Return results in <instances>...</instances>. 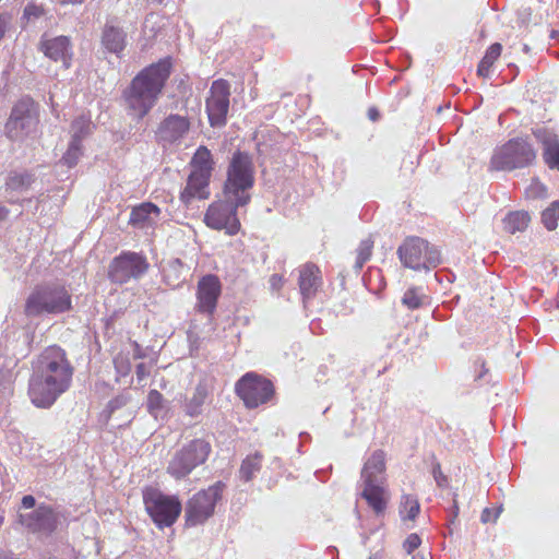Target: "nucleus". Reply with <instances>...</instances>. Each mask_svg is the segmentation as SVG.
Instances as JSON below:
<instances>
[{
	"mask_svg": "<svg viewBox=\"0 0 559 559\" xmlns=\"http://www.w3.org/2000/svg\"><path fill=\"white\" fill-rule=\"evenodd\" d=\"M531 222V216L525 211H515L511 212L503 219V228L510 233L514 234L518 231H524Z\"/></svg>",
	"mask_w": 559,
	"mask_h": 559,
	"instance_id": "obj_30",
	"label": "nucleus"
},
{
	"mask_svg": "<svg viewBox=\"0 0 559 559\" xmlns=\"http://www.w3.org/2000/svg\"><path fill=\"white\" fill-rule=\"evenodd\" d=\"M11 14L7 13V12H3V13H0V39L4 36L7 29H8V26L11 22Z\"/></svg>",
	"mask_w": 559,
	"mask_h": 559,
	"instance_id": "obj_46",
	"label": "nucleus"
},
{
	"mask_svg": "<svg viewBox=\"0 0 559 559\" xmlns=\"http://www.w3.org/2000/svg\"><path fill=\"white\" fill-rule=\"evenodd\" d=\"M459 514V506L456 504V502L454 501V504L452 507V511H451V519H450V523H454V520L456 519Z\"/></svg>",
	"mask_w": 559,
	"mask_h": 559,
	"instance_id": "obj_53",
	"label": "nucleus"
},
{
	"mask_svg": "<svg viewBox=\"0 0 559 559\" xmlns=\"http://www.w3.org/2000/svg\"><path fill=\"white\" fill-rule=\"evenodd\" d=\"M131 402V395L128 391H123L117 396L112 397L106 405V408L104 409V415L107 419L111 417V415L126 406L128 403Z\"/></svg>",
	"mask_w": 559,
	"mask_h": 559,
	"instance_id": "obj_39",
	"label": "nucleus"
},
{
	"mask_svg": "<svg viewBox=\"0 0 559 559\" xmlns=\"http://www.w3.org/2000/svg\"><path fill=\"white\" fill-rule=\"evenodd\" d=\"M472 370L474 374V381L478 382L488 372L487 360L484 356H477L473 360Z\"/></svg>",
	"mask_w": 559,
	"mask_h": 559,
	"instance_id": "obj_40",
	"label": "nucleus"
},
{
	"mask_svg": "<svg viewBox=\"0 0 559 559\" xmlns=\"http://www.w3.org/2000/svg\"><path fill=\"white\" fill-rule=\"evenodd\" d=\"M146 258L138 252L126 251L116 257L108 270V277L115 284H126L139 278L148 270Z\"/></svg>",
	"mask_w": 559,
	"mask_h": 559,
	"instance_id": "obj_14",
	"label": "nucleus"
},
{
	"mask_svg": "<svg viewBox=\"0 0 559 559\" xmlns=\"http://www.w3.org/2000/svg\"><path fill=\"white\" fill-rule=\"evenodd\" d=\"M61 512L50 504L39 503L34 510L19 513V523L38 538L50 537L61 523Z\"/></svg>",
	"mask_w": 559,
	"mask_h": 559,
	"instance_id": "obj_13",
	"label": "nucleus"
},
{
	"mask_svg": "<svg viewBox=\"0 0 559 559\" xmlns=\"http://www.w3.org/2000/svg\"><path fill=\"white\" fill-rule=\"evenodd\" d=\"M145 510L158 528L171 526L179 518L182 506L176 496L163 493L154 487L143 489Z\"/></svg>",
	"mask_w": 559,
	"mask_h": 559,
	"instance_id": "obj_8",
	"label": "nucleus"
},
{
	"mask_svg": "<svg viewBox=\"0 0 559 559\" xmlns=\"http://www.w3.org/2000/svg\"><path fill=\"white\" fill-rule=\"evenodd\" d=\"M213 392L212 381L207 378L201 379L194 391L192 396L187 399L185 402V413L186 415L195 418L203 412V406L210 401Z\"/></svg>",
	"mask_w": 559,
	"mask_h": 559,
	"instance_id": "obj_23",
	"label": "nucleus"
},
{
	"mask_svg": "<svg viewBox=\"0 0 559 559\" xmlns=\"http://www.w3.org/2000/svg\"><path fill=\"white\" fill-rule=\"evenodd\" d=\"M115 368L121 376H127L130 372L131 366L128 359L122 357H116L114 359Z\"/></svg>",
	"mask_w": 559,
	"mask_h": 559,
	"instance_id": "obj_44",
	"label": "nucleus"
},
{
	"mask_svg": "<svg viewBox=\"0 0 559 559\" xmlns=\"http://www.w3.org/2000/svg\"><path fill=\"white\" fill-rule=\"evenodd\" d=\"M31 201H32V198H28V199H19V198H13V197L9 198V203H11V204L24 205V203L31 202Z\"/></svg>",
	"mask_w": 559,
	"mask_h": 559,
	"instance_id": "obj_52",
	"label": "nucleus"
},
{
	"mask_svg": "<svg viewBox=\"0 0 559 559\" xmlns=\"http://www.w3.org/2000/svg\"><path fill=\"white\" fill-rule=\"evenodd\" d=\"M431 473L438 487L444 488L448 486V477L442 473L441 465L437 460L432 463Z\"/></svg>",
	"mask_w": 559,
	"mask_h": 559,
	"instance_id": "obj_41",
	"label": "nucleus"
},
{
	"mask_svg": "<svg viewBox=\"0 0 559 559\" xmlns=\"http://www.w3.org/2000/svg\"><path fill=\"white\" fill-rule=\"evenodd\" d=\"M168 401L157 390H151L147 394L146 407L155 418H164L168 412Z\"/></svg>",
	"mask_w": 559,
	"mask_h": 559,
	"instance_id": "obj_31",
	"label": "nucleus"
},
{
	"mask_svg": "<svg viewBox=\"0 0 559 559\" xmlns=\"http://www.w3.org/2000/svg\"><path fill=\"white\" fill-rule=\"evenodd\" d=\"M82 155V143H78V140H71L69 143V147L64 155L62 156L60 163L67 165L68 167H74L80 157Z\"/></svg>",
	"mask_w": 559,
	"mask_h": 559,
	"instance_id": "obj_37",
	"label": "nucleus"
},
{
	"mask_svg": "<svg viewBox=\"0 0 559 559\" xmlns=\"http://www.w3.org/2000/svg\"><path fill=\"white\" fill-rule=\"evenodd\" d=\"M211 451L209 441L193 439L175 452L167 465V473L177 480L183 479L206 462Z\"/></svg>",
	"mask_w": 559,
	"mask_h": 559,
	"instance_id": "obj_7",
	"label": "nucleus"
},
{
	"mask_svg": "<svg viewBox=\"0 0 559 559\" xmlns=\"http://www.w3.org/2000/svg\"><path fill=\"white\" fill-rule=\"evenodd\" d=\"M157 2H162L163 0H156Z\"/></svg>",
	"mask_w": 559,
	"mask_h": 559,
	"instance_id": "obj_64",
	"label": "nucleus"
},
{
	"mask_svg": "<svg viewBox=\"0 0 559 559\" xmlns=\"http://www.w3.org/2000/svg\"><path fill=\"white\" fill-rule=\"evenodd\" d=\"M262 455L255 452L252 455H248L241 463L239 468V477L243 481H250L255 474L261 469Z\"/></svg>",
	"mask_w": 559,
	"mask_h": 559,
	"instance_id": "obj_32",
	"label": "nucleus"
},
{
	"mask_svg": "<svg viewBox=\"0 0 559 559\" xmlns=\"http://www.w3.org/2000/svg\"><path fill=\"white\" fill-rule=\"evenodd\" d=\"M502 46L499 43L491 44V60L501 55Z\"/></svg>",
	"mask_w": 559,
	"mask_h": 559,
	"instance_id": "obj_50",
	"label": "nucleus"
},
{
	"mask_svg": "<svg viewBox=\"0 0 559 559\" xmlns=\"http://www.w3.org/2000/svg\"><path fill=\"white\" fill-rule=\"evenodd\" d=\"M413 559H425V557L421 554H416L413 556Z\"/></svg>",
	"mask_w": 559,
	"mask_h": 559,
	"instance_id": "obj_60",
	"label": "nucleus"
},
{
	"mask_svg": "<svg viewBox=\"0 0 559 559\" xmlns=\"http://www.w3.org/2000/svg\"><path fill=\"white\" fill-rule=\"evenodd\" d=\"M222 294V284L214 274L202 276L198 282L195 311L212 318L217 308V301Z\"/></svg>",
	"mask_w": 559,
	"mask_h": 559,
	"instance_id": "obj_17",
	"label": "nucleus"
},
{
	"mask_svg": "<svg viewBox=\"0 0 559 559\" xmlns=\"http://www.w3.org/2000/svg\"><path fill=\"white\" fill-rule=\"evenodd\" d=\"M369 559H383V554L382 551H377L374 554H372Z\"/></svg>",
	"mask_w": 559,
	"mask_h": 559,
	"instance_id": "obj_58",
	"label": "nucleus"
},
{
	"mask_svg": "<svg viewBox=\"0 0 559 559\" xmlns=\"http://www.w3.org/2000/svg\"><path fill=\"white\" fill-rule=\"evenodd\" d=\"M402 305L408 310H417L430 305V298L424 293L423 287L411 286L402 296Z\"/></svg>",
	"mask_w": 559,
	"mask_h": 559,
	"instance_id": "obj_28",
	"label": "nucleus"
},
{
	"mask_svg": "<svg viewBox=\"0 0 559 559\" xmlns=\"http://www.w3.org/2000/svg\"><path fill=\"white\" fill-rule=\"evenodd\" d=\"M36 507V499L32 495H26L22 498L21 508L34 510Z\"/></svg>",
	"mask_w": 559,
	"mask_h": 559,
	"instance_id": "obj_49",
	"label": "nucleus"
},
{
	"mask_svg": "<svg viewBox=\"0 0 559 559\" xmlns=\"http://www.w3.org/2000/svg\"><path fill=\"white\" fill-rule=\"evenodd\" d=\"M477 73L484 78L489 75V48H487L484 53V57L478 66Z\"/></svg>",
	"mask_w": 559,
	"mask_h": 559,
	"instance_id": "obj_45",
	"label": "nucleus"
},
{
	"mask_svg": "<svg viewBox=\"0 0 559 559\" xmlns=\"http://www.w3.org/2000/svg\"><path fill=\"white\" fill-rule=\"evenodd\" d=\"M92 129L91 120L85 117H79L73 120L71 124L72 139L78 140V143H82L83 139L90 134Z\"/></svg>",
	"mask_w": 559,
	"mask_h": 559,
	"instance_id": "obj_36",
	"label": "nucleus"
},
{
	"mask_svg": "<svg viewBox=\"0 0 559 559\" xmlns=\"http://www.w3.org/2000/svg\"><path fill=\"white\" fill-rule=\"evenodd\" d=\"M481 521L487 523L489 521V508H485L481 512Z\"/></svg>",
	"mask_w": 559,
	"mask_h": 559,
	"instance_id": "obj_57",
	"label": "nucleus"
},
{
	"mask_svg": "<svg viewBox=\"0 0 559 559\" xmlns=\"http://www.w3.org/2000/svg\"><path fill=\"white\" fill-rule=\"evenodd\" d=\"M136 348H138V352H136V354H135V357H136V358H142V357H143V355H142V353L140 352V348H139V345H138V344H136Z\"/></svg>",
	"mask_w": 559,
	"mask_h": 559,
	"instance_id": "obj_59",
	"label": "nucleus"
},
{
	"mask_svg": "<svg viewBox=\"0 0 559 559\" xmlns=\"http://www.w3.org/2000/svg\"><path fill=\"white\" fill-rule=\"evenodd\" d=\"M397 255L405 267L415 271H430L441 263L439 249L416 236L407 237L400 245Z\"/></svg>",
	"mask_w": 559,
	"mask_h": 559,
	"instance_id": "obj_6",
	"label": "nucleus"
},
{
	"mask_svg": "<svg viewBox=\"0 0 559 559\" xmlns=\"http://www.w3.org/2000/svg\"><path fill=\"white\" fill-rule=\"evenodd\" d=\"M170 73V58L141 70L122 91L121 98L128 115L143 119L156 105Z\"/></svg>",
	"mask_w": 559,
	"mask_h": 559,
	"instance_id": "obj_2",
	"label": "nucleus"
},
{
	"mask_svg": "<svg viewBox=\"0 0 559 559\" xmlns=\"http://www.w3.org/2000/svg\"><path fill=\"white\" fill-rule=\"evenodd\" d=\"M225 487L223 481H216L189 499L185 509L187 526L203 524L214 514L215 506L221 500Z\"/></svg>",
	"mask_w": 559,
	"mask_h": 559,
	"instance_id": "obj_12",
	"label": "nucleus"
},
{
	"mask_svg": "<svg viewBox=\"0 0 559 559\" xmlns=\"http://www.w3.org/2000/svg\"><path fill=\"white\" fill-rule=\"evenodd\" d=\"M74 367L59 346L45 348L37 357L28 382V396L38 408H50L71 384Z\"/></svg>",
	"mask_w": 559,
	"mask_h": 559,
	"instance_id": "obj_1",
	"label": "nucleus"
},
{
	"mask_svg": "<svg viewBox=\"0 0 559 559\" xmlns=\"http://www.w3.org/2000/svg\"><path fill=\"white\" fill-rule=\"evenodd\" d=\"M284 285L283 276L280 274H273L270 277V286L273 290H280Z\"/></svg>",
	"mask_w": 559,
	"mask_h": 559,
	"instance_id": "obj_48",
	"label": "nucleus"
},
{
	"mask_svg": "<svg viewBox=\"0 0 559 559\" xmlns=\"http://www.w3.org/2000/svg\"><path fill=\"white\" fill-rule=\"evenodd\" d=\"M211 177L191 171L187 179V185L180 193V201L188 206L194 199H207L210 197L209 186Z\"/></svg>",
	"mask_w": 559,
	"mask_h": 559,
	"instance_id": "obj_22",
	"label": "nucleus"
},
{
	"mask_svg": "<svg viewBox=\"0 0 559 559\" xmlns=\"http://www.w3.org/2000/svg\"><path fill=\"white\" fill-rule=\"evenodd\" d=\"M135 373L138 381L141 382L150 374V369L146 364L141 362L136 366Z\"/></svg>",
	"mask_w": 559,
	"mask_h": 559,
	"instance_id": "obj_47",
	"label": "nucleus"
},
{
	"mask_svg": "<svg viewBox=\"0 0 559 559\" xmlns=\"http://www.w3.org/2000/svg\"><path fill=\"white\" fill-rule=\"evenodd\" d=\"M189 129L190 121L188 118L177 114H170L159 123L156 136L158 142L164 145H171L181 142Z\"/></svg>",
	"mask_w": 559,
	"mask_h": 559,
	"instance_id": "obj_20",
	"label": "nucleus"
},
{
	"mask_svg": "<svg viewBox=\"0 0 559 559\" xmlns=\"http://www.w3.org/2000/svg\"><path fill=\"white\" fill-rule=\"evenodd\" d=\"M235 392L249 409L275 401V386L271 380L253 371L245 373L235 383Z\"/></svg>",
	"mask_w": 559,
	"mask_h": 559,
	"instance_id": "obj_9",
	"label": "nucleus"
},
{
	"mask_svg": "<svg viewBox=\"0 0 559 559\" xmlns=\"http://www.w3.org/2000/svg\"><path fill=\"white\" fill-rule=\"evenodd\" d=\"M385 469V452L376 450L366 460L360 474L364 485L361 497L377 514L382 513L386 508L384 499Z\"/></svg>",
	"mask_w": 559,
	"mask_h": 559,
	"instance_id": "obj_5",
	"label": "nucleus"
},
{
	"mask_svg": "<svg viewBox=\"0 0 559 559\" xmlns=\"http://www.w3.org/2000/svg\"><path fill=\"white\" fill-rule=\"evenodd\" d=\"M421 544L420 537L413 533L407 536V538L403 543V548L407 554H413L415 549H417Z\"/></svg>",
	"mask_w": 559,
	"mask_h": 559,
	"instance_id": "obj_43",
	"label": "nucleus"
},
{
	"mask_svg": "<svg viewBox=\"0 0 559 559\" xmlns=\"http://www.w3.org/2000/svg\"><path fill=\"white\" fill-rule=\"evenodd\" d=\"M374 241L371 237L362 239L356 250L355 271L359 273L364 265L370 260L372 255Z\"/></svg>",
	"mask_w": 559,
	"mask_h": 559,
	"instance_id": "obj_35",
	"label": "nucleus"
},
{
	"mask_svg": "<svg viewBox=\"0 0 559 559\" xmlns=\"http://www.w3.org/2000/svg\"><path fill=\"white\" fill-rule=\"evenodd\" d=\"M239 209L224 199L214 201L204 214V223L212 229L225 230L227 235L235 236L239 233L241 226L238 218Z\"/></svg>",
	"mask_w": 559,
	"mask_h": 559,
	"instance_id": "obj_15",
	"label": "nucleus"
},
{
	"mask_svg": "<svg viewBox=\"0 0 559 559\" xmlns=\"http://www.w3.org/2000/svg\"><path fill=\"white\" fill-rule=\"evenodd\" d=\"M0 559H16V558L14 557V555L12 552L0 549Z\"/></svg>",
	"mask_w": 559,
	"mask_h": 559,
	"instance_id": "obj_55",
	"label": "nucleus"
},
{
	"mask_svg": "<svg viewBox=\"0 0 559 559\" xmlns=\"http://www.w3.org/2000/svg\"><path fill=\"white\" fill-rule=\"evenodd\" d=\"M36 181V175L28 169L17 168L8 173L4 190L9 194L26 192Z\"/></svg>",
	"mask_w": 559,
	"mask_h": 559,
	"instance_id": "obj_24",
	"label": "nucleus"
},
{
	"mask_svg": "<svg viewBox=\"0 0 559 559\" xmlns=\"http://www.w3.org/2000/svg\"><path fill=\"white\" fill-rule=\"evenodd\" d=\"M38 122V105L31 97H22L12 107L4 133L12 141H22L36 131Z\"/></svg>",
	"mask_w": 559,
	"mask_h": 559,
	"instance_id": "obj_10",
	"label": "nucleus"
},
{
	"mask_svg": "<svg viewBox=\"0 0 559 559\" xmlns=\"http://www.w3.org/2000/svg\"><path fill=\"white\" fill-rule=\"evenodd\" d=\"M189 267L178 258L168 260L162 266L163 281L171 288L180 287L187 278Z\"/></svg>",
	"mask_w": 559,
	"mask_h": 559,
	"instance_id": "obj_27",
	"label": "nucleus"
},
{
	"mask_svg": "<svg viewBox=\"0 0 559 559\" xmlns=\"http://www.w3.org/2000/svg\"><path fill=\"white\" fill-rule=\"evenodd\" d=\"M193 173H200L212 176L214 169V162L211 151L205 146H200L191 160Z\"/></svg>",
	"mask_w": 559,
	"mask_h": 559,
	"instance_id": "obj_29",
	"label": "nucleus"
},
{
	"mask_svg": "<svg viewBox=\"0 0 559 559\" xmlns=\"http://www.w3.org/2000/svg\"><path fill=\"white\" fill-rule=\"evenodd\" d=\"M432 316H433V318H436V319L438 318V317H437V310H435V311L432 312Z\"/></svg>",
	"mask_w": 559,
	"mask_h": 559,
	"instance_id": "obj_62",
	"label": "nucleus"
},
{
	"mask_svg": "<svg viewBox=\"0 0 559 559\" xmlns=\"http://www.w3.org/2000/svg\"><path fill=\"white\" fill-rule=\"evenodd\" d=\"M420 512V504L417 497L404 495L400 503V515L402 520L414 521Z\"/></svg>",
	"mask_w": 559,
	"mask_h": 559,
	"instance_id": "obj_33",
	"label": "nucleus"
},
{
	"mask_svg": "<svg viewBox=\"0 0 559 559\" xmlns=\"http://www.w3.org/2000/svg\"><path fill=\"white\" fill-rule=\"evenodd\" d=\"M160 214L157 205L151 202H145L132 209L130 213L129 224L140 228L153 227Z\"/></svg>",
	"mask_w": 559,
	"mask_h": 559,
	"instance_id": "obj_25",
	"label": "nucleus"
},
{
	"mask_svg": "<svg viewBox=\"0 0 559 559\" xmlns=\"http://www.w3.org/2000/svg\"><path fill=\"white\" fill-rule=\"evenodd\" d=\"M43 14L44 10L41 7L34 3H28L24 9L23 17L27 21H31L40 17Z\"/></svg>",
	"mask_w": 559,
	"mask_h": 559,
	"instance_id": "obj_42",
	"label": "nucleus"
},
{
	"mask_svg": "<svg viewBox=\"0 0 559 559\" xmlns=\"http://www.w3.org/2000/svg\"><path fill=\"white\" fill-rule=\"evenodd\" d=\"M368 118L371 120V121H378L379 118H380V112L379 110L376 108V107H370L368 109Z\"/></svg>",
	"mask_w": 559,
	"mask_h": 559,
	"instance_id": "obj_51",
	"label": "nucleus"
},
{
	"mask_svg": "<svg viewBox=\"0 0 559 559\" xmlns=\"http://www.w3.org/2000/svg\"><path fill=\"white\" fill-rule=\"evenodd\" d=\"M366 288L372 294H379L385 287V282L381 270L370 267L362 276Z\"/></svg>",
	"mask_w": 559,
	"mask_h": 559,
	"instance_id": "obj_34",
	"label": "nucleus"
},
{
	"mask_svg": "<svg viewBox=\"0 0 559 559\" xmlns=\"http://www.w3.org/2000/svg\"><path fill=\"white\" fill-rule=\"evenodd\" d=\"M501 511H502V508L501 507L498 508L497 513H496V518L501 513Z\"/></svg>",
	"mask_w": 559,
	"mask_h": 559,
	"instance_id": "obj_61",
	"label": "nucleus"
},
{
	"mask_svg": "<svg viewBox=\"0 0 559 559\" xmlns=\"http://www.w3.org/2000/svg\"><path fill=\"white\" fill-rule=\"evenodd\" d=\"M542 221L548 230H554L558 226L559 221V201L552 202L542 213Z\"/></svg>",
	"mask_w": 559,
	"mask_h": 559,
	"instance_id": "obj_38",
	"label": "nucleus"
},
{
	"mask_svg": "<svg viewBox=\"0 0 559 559\" xmlns=\"http://www.w3.org/2000/svg\"><path fill=\"white\" fill-rule=\"evenodd\" d=\"M226 175L222 199L240 209L247 206L251 201V190L254 186L252 157L246 152H235Z\"/></svg>",
	"mask_w": 559,
	"mask_h": 559,
	"instance_id": "obj_4",
	"label": "nucleus"
},
{
	"mask_svg": "<svg viewBox=\"0 0 559 559\" xmlns=\"http://www.w3.org/2000/svg\"><path fill=\"white\" fill-rule=\"evenodd\" d=\"M9 212L10 211L5 206L0 205V222L4 221L8 217Z\"/></svg>",
	"mask_w": 559,
	"mask_h": 559,
	"instance_id": "obj_56",
	"label": "nucleus"
},
{
	"mask_svg": "<svg viewBox=\"0 0 559 559\" xmlns=\"http://www.w3.org/2000/svg\"><path fill=\"white\" fill-rule=\"evenodd\" d=\"M38 51L53 62H61L63 68L69 69L72 64L73 48L70 37L60 35L49 37L43 34L37 45Z\"/></svg>",
	"mask_w": 559,
	"mask_h": 559,
	"instance_id": "obj_18",
	"label": "nucleus"
},
{
	"mask_svg": "<svg viewBox=\"0 0 559 559\" xmlns=\"http://www.w3.org/2000/svg\"><path fill=\"white\" fill-rule=\"evenodd\" d=\"M127 45V34L118 26L106 24L102 33V46L108 52L120 56Z\"/></svg>",
	"mask_w": 559,
	"mask_h": 559,
	"instance_id": "obj_26",
	"label": "nucleus"
},
{
	"mask_svg": "<svg viewBox=\"0 0 559 559\" xmlns=\"http://www.w3.org/2000/svg\"><path fill=\"white\" fill-rule=\"evenodd\" d=\"M480 36H481L483 38L485 37V32H484V31H481V32H480Z\"/></svg>",
	"mask_w": 559,
	"mask_h": 559,
	"instance_id": "obj_63",
	"label": "nucleus"
},
{
	"mask_svg": "<svg viewBox=\"0 0 559 559\" xmlns=\"http://www.w3.org/2000/svg\"><path fill=\"white\" fill-rule=\"evenodd\" d=\"M72 295L64 284L45 282L36 285L24 304V314L39 318L45 314L58 316L72 310Z\"/></svg>",
	"mask_w": 559,
	"mask_h": 559,
	"instance_id": "obj_3",
	"label": "nucleus"
},
{
	"mask_svg": "<svg viewBox=\"0 0 559 559\" xmlns=\"http://www.w3.org/2000/svg\"><path fill=\"white\" fill-rule=\"evenodd\" d=\"M536 160V151L528 140L515 138L502 145L492 157V168L513 170L531 166Z\"/></svg>",
	"mask_w": 559,
	"mask_h": 559,
	"instance_id": "obj_11",
	"label": "nucleus"
},
{
	"mask_svg": "<svg viewBox=\"0 0 559 559\" xmlns=\"http://www.w3.org/2000/svg\"><path fill=\"white\" fill-rule=\"evenodd\" d=\"M536 142L542 148V157L548 168L559 171V135L547 126L536 127L532 130Z\"/></svg>",
	"mask_w": 559,
	"mask_h": 559,
	"instance_id": "obj_19",
	"label": "nucleus"
},
{
	"mask_svg": "<svg viewBox=\"0 0 559 559\" xmlns=\"http://www.w3.org/2000/svg\"><path fill=\"white\" fill-rule=\"evenodd\" d=\"M298 286L302 301L312 299L322 285L321 271L314 263L308 262L298 269Z\"/></svg>",
	"mask_w": 559,
	"mask_h": 559,
	"instance_id": "obj_21",
	"label": "nucleus"
},
{
	"mask_svg": "<svg viewBox=\"0 0 559 559\" xmlns=\"http://www.w3.org/2000/svg\"><path fill=\"white\" fill-rule=\"evenodd\" d=\"M85 0H58V2L62 5H67V4H81L83 3Z\"/></svg>",
	"mask_w": 559,
	"mask_h": 559,
	"instance_id": "obj_54",
	"label": "nucleus"
},
{
	"mask_svg": "<svg viewBox=\"0 0 559 559\" xmlns=\"http://www.w3.org/2000/svg\"><path fill=\"white\" fill-rule=\"evenodd\" d=\"M230 85L226 80H215L205 102L211 127L221 128L226 124L229 110Z\"/></svg>",
	"mask_w": 559,
	"mask_h": 559,
	"instance_id": "obj_16",
	"label": "nucleus"
}]
</instances>
